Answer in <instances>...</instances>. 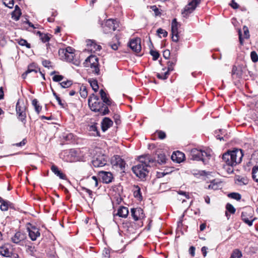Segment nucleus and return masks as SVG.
<instances>
[{"instance_id":"obj_1","label":"nucleus","mask_w":258,"mask_h":258,"mask_svg":"<svg viewBox=\"0 0 258 258\" xmlns=\"http://www.w3.org/2000/svg\"><path fill=\"white\" fill-rule=\"evenodd\" d=\"M140 163L134 166L132 170L136 175L141 179L145 178L149 170L147 167L150 166V163H153L154 160L148 154L139 157Z\"/></svg>"},{"instance_id":"obj_2","label":"nucleus","mask_w":258,"mask_h":258,"mask_svg":"<svg viewBox=\"0 0 258 258\" xmlns=\"http://www.w3.org/2000/svg\"><path fill=\"white\" fill-rule=\"evenodd\" d=\"M243 156L242 151L236 149L225 153L223 155L222 159L227 165L233 167L241 162Z\"/></svg>"},{"instance_id":"obj_3","label":"nucleus","mask_w":258,"mask_h":258,"mask_svg":"<svg viewBox=\"0 0 258 258\" xmlns=\"http://www.w3.org/2000/svg\"><path fill=\"white\" fill-rule=\"evenodd\" d=\"M88 104L92 111L98 112L99 115H104L109 112L108 107L94 94L88 99Z\"/></svg>"},{"instance_id":"obj_4","label":"nucleus","mask_w":258,"mask_h":258,"mask_svg":"<svg viewBox=\"0 0 258 258\" xmlns=\"http://www.w3.org/2000/svg\"><path fill=\"white\" fill-rule=\"evenodd\" d=\"M211 155L210 153L204 150L193 149L191 150L189 158L191 160L202 161L205 164L208 162Z\"/></svg>"},{"instance_id":"obj_5","label":"nucleus","mask_w":258,"mask_h":258,"mask_svg":"<svg viewBox=\"0 0 258 258\" xmlns=\"http://www.w3.org/2000/svg\"><path fill=\"white\" fill-rule=\"evenodd\" d=\"M84 66L85 67L90 68L92 73L94 75H99L98 58L96 56L91 55L88 57L84 62Z\"/></svg>"},{"instance_id":"obj_6","label":"nucleus","mask_w":258,"mask_h":258,"mask_svg":"<svg viewBox=\"0 0 258 258\" xmlns=\"http://www.w3.org/2000/svg\"><path fill=\"white\" fill-rule=\"evenodd\" d=\"M74 52L75 49L74 48L68 46L64 49H59L58 50V54L61 59L71 62L73 60L75 56Z\"/></svg>"},{"instance_id":"obj_7","label":"nucleus","mask_w":258,"mask_h":258,"mask_svg":"<svg viewBox=\"0 0 258 258\" xmlns=\"http://www.w3.org/2000/svg\"><path fill=\"white\" fill-rule=\"evenodd\" d=\"M201 0H192L186 5L181 14L183 17L187 18L190 14L196 9L197 6L201 3Z\"/></svg>"},{"instance_id":"obj_8","label":"nucleus","mask_w":258,"mask_h":258,"mask_svg":"<svg viewBox=\"0 0 258 258\" xmlns=\"http://www.w3.org/2000/svg\"><path fill=\"white\" fill-rule=\"evenodd\" d=\"M117 26L115 20L108 19L105 22L103 27V32L106 34L111 33L116 29Z\"/></svg>"},{"instance_id":"obj_9","label":"nucleus","mask_w":258,"mask_h":258,"mask_svg":"<svg viewBox=\"0 0 258 258\" xmlns=\"http://www.w3.org/2000/svg\"><path fill=\"white\" fill-rule=\"evenodd\" d=\"M180 25L177 22L176 19H174L171 23L172 40L177 42L179 39L178 28Z\"/></svg>"},{"instance_id":"obj_10","label":"nucleus","mask_w":258,"mask_h":258,"mask_svg":"<svg viewBox=\"0 0 258 258\" xmlns=\"http://www.w3.org/2000/svg\"><path fill=\"white\" fill-rule=\"evenodd\" d=\"M141 40L139 38L132 39L130 41L128 46L135 52H139L141 50Z\"/></svg>"},{"instance_id":"obj_11","label":"nucleus","mask_w":258,"mask_h":258,"mask_svg":"<svg viewBox=\"0 0 258 258\" xmlns=\"http://www.w3.org/2000/svg\"><path fill=\"white\" fill-rule=\"evenodd\" d=\"M113 166L119 167L121 169L125 167V163L118 155H114L111 160Z\"/></svg>"},{"instance_id":"obj_12","label":"nucleus","mask_w":258,"mask_h":258,"mask_svg":"<svg viewBox=\"0 0 258 258\" xmlns=\"http://www.w3.org/2000/svg\"><path fill=\"white\" fill-rule=\"evenodd\" d=\"M131 215L135 221H137L144 217L143 210L140 208L132 209Z\"/></svg>"},{"instance_id":"obj_13","label":"nucleus","mask_w":258,"mask_h":258,"mask_svg":"<svg viewBox=\"0 0 258 258\" xmlns=\"http://www.w3.org/2000/svg\"><path fill=\"white\" fill-rule=\"evenodd\" d=\"M107 164V160L103 156H98L92 161V164L95 167H103Z\"/></svg>"},{"instance_id":"obj_14","label":"nucleus","mask_w":258,"mask_h":258,"mask_svg":"<svg viewBox=\"0 0 258 258\" xmlns=\"http://www.w3.org/2000/svg\"><path fill=\"white\" fill-rule=\"evenodd\" d=\"M29 236L30 239L33 240H36L37 238L40 236L39 229L35 227H32L31 228H28Z\"/></svg>"},{"instance_id":"obj_15","label":"nucleus","mask_w":258,"mask_h":258,"mask_svg":"<svg viewBox=\"0 0 258 258\" xmlns=\"http://www.w3.org/2000/svg\"><path fill=\"white\" fill-rule=\"evenodd\" d=\"M99 173L103 182L108 183L111 182L113 177L111 172L102 171Z\"/></svg>"},{"instance_id":"obj_16","label":"nucleus","mask_w":258,"mask_h":258,"mask_svg":"<svg viewBox=\"0 0 258 258\" xmlns=\"http://www.w3.org/2000/svg\"><path fill=\"white\" fill-rule=\"evenodd\" d=\"M184 157V154L183 153L177 151L172 154L171 159L173 161H175L177 163H180L183 161Z\"/></svg>"},{"instance_id":"obj_17","label":"nucleus","mask_w":258,"mask_h":258,"mask_svg":"<svg viewBox=\"0 0 258 258\" xmlns=\"http://www.w3.org/2000/svg\"><path fill=\"white\" fill-rule=\"evenodd\" d=\"M113 124V121L108 117H104L101 122V128L105 132Z\"/></svg>"},{"instance_id":"obj_18","label":"nucleus","mask_w":258,"mask_h":258,"mask_svg":"<svg viewBox=\"0 0 258 258\" xmlns=\"http://www.w3.org/2000/svg\"><path fill=\"white\" fill-rule=\"evenodd\" d=\"M100 95L103 103H105V105L107 106H111L113 104V101L107 97L106 93L104 91L103 89L100 90Z\"/></svg>"},{"instance_id":"obj_19","label":"nucleus","mask_w":258,"mask_h":258,"mask_svg":"<svg viewBox=\"0 0 258 258\" xmlns=\"http://www.w3.org/2000/svg\"><path fill=\"white\" fill-rule=\"evenodd\" d=\"M231 75L234 79H239L241 78L242 75L241 68L240 67L233 66L231 72Z\"/></svg>"},{"instance_id":"obj_20","label":"nucleus","mask_w":258,"mask_h":258,"mask_svg":"<svg viewBox=\"0 0 258 258\" xmlns=\"http://www.w3.org/2000/svg\"><path fill=\"white\" fill-rule=\"evenodd\" d=\"M25 235L20 232H17L14 236L11 238L12 241L15 243H19L20 241L24 240Z\"/></svg>"},{"instance_id":"obj_21","label":"nucleus","mask_w":258,"mask_h":258,"mask_svg":"<svg viewBox=\"0 0 258 258\" xmlns=\"http://www.w3.org/2000/svg\"><path fill=\"white\" fill-rule=\"evenodd\" d=\"M51 170L54 174L58 176L60 179H66L67 178L66 175L59 170L56 166L52 165L51 167Z\"/></svg>"},{"instance_id":"obj_22","label":"nucleus","mask_w":258,"mask_h":258,"mask_svg":"<svg viewBox=\"0 0 258 258\" xmlns=\"http://www.w3.org/2000/svg\"><path fill=\"white\" fill-rule=\"evenodd\" d=\"M128 214V210L127 208L122 206L120 207L117 211V213L116 215L122 218H126L127 217Z\"/></svg>"},{"instance_id":"obj_23","label":"nucleus","mask_w":258,"mask_h":258,"mask_svg":"<svg viewBox=\"0 0 258 258\" xmlns=\"http://www.w3.org/2000/svg\"><path fill=\"white\" fill-rule=\"evenodd\" d=\"M11 252L7 245H3L0 247V254L9 257L11 255Z\"/></svg>"},{"instance_id":"obj_24","label":"nucleus","mask_w":258,"mask_h":258,"mask_svg":"<svg viewBox=\"0 0 258 258\" xmlns=\"http://www.w3.org/2000/svg\"><path fill=\"white\" fill-rule=\"evenodd\" d=\"M87 45L90 46V50L94 52L99 51L101 48V46L100 45L97 44L95 42L92 40H89L88 41Z\"/></svg>"},{"instance_id":"obj_25","label":"nucleus","mask_w":258,"mask_h":258,"mask_svg":"<svg viewBox=\"0 0 258 258\" xmlns=\"http://www.w3.org/2000/svg\"><path fill=\"white\" fill-rule=\"evenodd\" d=\"M34 66L33 64H30L28 66L27 70L22 74V77L23 79H25L27 77V75L31 73L34 72L35 73H37L38 72V70L35 69L34 68Z\"/></svg>"},{"instance_id":"obj_26","label":"nucleus","mask_w":258,"mask_h":258,"mask_svg":"<svg viewBox=\"0 0 258 258\" xmlns=\"http://www.w3.org/2000/svg\"><path fill=\"white\" fill-rule=\"evenodd\" d=\"M1 203L0 209L3 211H7L9 207H11V205H12L10 202L6 200H4Z\"/></svg>"},{"instance_id":"obj_27","label":"nucleus","mask_w":258,"mask_h":258,"mask_svg":"<svg viewBox=\"0 0 258 258\" xmlns=\"http://www.w3.org/2000/svg\"><path fill=\"white\" fill-rule=\"evenodd\" d=\"M221 184V183L220 182H218L216 180H214L211 182V183L208 186V188L209 189L217 190L220 188Z\"/></svg>"},{"instance_id":"obj_28","label":"nucleus","mask_w":258,"mask_h":258,"mask_svg":"<svg viewBox=\"0 0 258 258\" xmlns=\"http://www.w3.org/2000/svg\"><path fill=\"white\" fill-rule=\"evenodd\" d=\"M134 197L140 200L142 199V196L141 192V189L138 185L134 186Z\"/></svg>"},{"instance_id":"obj_29","label":"nucleus","mask_w":258,"mask_h":258,"mask_svg":"<svg viewBox=\"0 0 258 258\" xmlns=\"http://www.w3.org/2000/svg\"><path fill=\"white\" fill-rule=\"evenodd\" d=\"M16 110L17 113L24 112L26 111V107L23 103L21 104V102L18 101L16 104Z\"/></svg>"},{"instance_id":"obj_30","label":"nucleus","mask_w":258,"mask_h":258,"mask_svg":"<svg viewBox=\"0 0 258 258\" xmlns=\"http://www.w3.org/2000/svg\"><path fill=\"white\" fill-rule=\"evenodd\" d=\"M241 218L243 221L247 224L249 226H251L252 225L253 222L254 221V219H249L248 218L246 217V214L242 212L241 214Z\"/></svg>"},{"instance_id":"obj_31","label":"nucleus","mask_w":258,"mask_h":258,"mask_svg":"<svg viewBox=\"0 0 258 258\" xmlns=\"http://www.w3.org/2000/svg\"><path fill=\"white\" fill-rule=\"evenodd\" d=\"M251 173L252 178L258 184V165L252 167Z\"/></svg>"},{"instance_id":"obj_32","label":"nucleus","mask_w":258,"mask_h":258,"mask_svg":"<svg viewBox=\"0 0 258 258\" xmlns=\"http://www.w3.org/2000/svg\"><path fill=\"white\" fill-rule=\"evenodd\" d=\"M90 86L92 88V89L95 91L97 92L98 90L99 86L98 82L95 79H89L88 81Z\"/></svg>"},{"instance_id":"obj_33","label":"nucleus","mask_w":258,"mask_h":258,"mask_svg":"<svg viewBox=\"0 0 258 258\" xmlns=\"http://www.w3.org/2000/svg\"><path fill=\"white\" fill-rule=\"evenodd\" d=\"M157 162L159 164H164L166 162V157L164 153H159L157 154Z\"/></svg>"},{"instance_id":"obj_34","label":"nucleus","mask_w":258,"mask_h":258,"mask_svg":"<svg viewBox=\"0 0 258 258\" xmlns=\"http://www.w3.org/2000/svg\"><path fill=\"white\" fill-rule=\"evenodd\" d=\"M80 93L82 97L85 98L88 95V92L87 88L84 85H82L80 87Z\"/></svg>"},{"instance_id":"obj_35","label":"nucleus","mask_w":258,"mask_h":258,"mask_svg":"<svg viewBox=\"0 0 258 258\" xmlns=\"http://www.w3.org/2000/svg\"><path fill=\"white\" fill-rule=\"evenodd\" d=\"M89 131L94 132L93 135L94 136H99V132L98 131L97 125L96 124L91 125L89 126Z\"/></svg>"},{"instance_id":"obj_36","label":"nucleus","mask_w":258,"mask_h":258,"mask_svg":"<svg viewBox=\"0 0 258 258\" xmlns=\"http://www.w3.org/2000/svg\"><path fill=\"white\" fill-rule=\"evenodd\" d=\"M15 13L18 14V16H16L14 14H12V18L15 21H18L21 15V10L18 6H16L15 7Z\"/></svg>"},{"instance_id":"obj_37","label":"nucleus","mask_w":258,"mask_h":258,"mask_svg":"<svg viewBox=\"0 0 258 258\" xmlns=\"http://www.w3.org/2000/svg\"><path fill=\"white\" fill-rule=\"evenodd\" d=\"M110 250L108 248H104L102 252V258H110Z\"/></svg>"},{"instance_id":"obj_38","label":"nucleus","mask_w":258,"mask_h":258,"mask_svg":"<svg viewBox=\"0 0 258 258\" xmlns=\"http://www.w3.org/2000/svg\"><path fill=\"white\" fill-rule=\"evenodd\" d=\"M18 115V119L21 120L24 124L26 123V112H19L17 113Z\"/></svg>"},{"instance_id":"obj_39","label":"nucleus","mask_w":258,"mask_h":258,"mask_svg":"<svg viewBox=\"0 0 258 258\" xmlns=\"http://www.w3.org/2000/svg\"><path fill=\"white\" fill-rule=\"evenodd\" d=\"M59 84L63 88H68L72 86V85L73 84V83L71 80H67L65 81H62V82L60 83Z\"/></svg>"},{"instance_id":"obj_40","label":"nucleus","mask_w":258,"mask_h":258,"mask_svg":"<svg viewBox=\"0 0 258 258\" xmlns=\"http://www.w3.org/2000/svg\"><path fill=\"white\" fill-rule=\"evenodd\" d=\"M32 105L35 107V111L37 112V113L38 114H39L41 110V106H40V105H39L38 104V101H37V99H33L32 100Z\"/></svg>"},{"instance_id":"obj_41","label":"nucleus","mask_w":258,"mask_h":258,"mask_svg":"<svg viewBox=\"0 0 258 258\" xmlns=\"http://www.w3.org/2000/svg\"><path fill=\"white\" fill-rule=\"evenodd\" d=\"M241 252L239 250L235 249L231 254L230 258H241Z\"/></svg>"},{"instance_id":"obj_42","label":"nucleus","mask_w":258,"mask_h":258,"mask_svg":"<svg viewBox=\"0 0 258 258\" xmlns=\"http://www.w3.org/2000/svg\"><path fill=\"white\" fill-rule=\"evenodd\" d=\"M168 71H166L165 73L162 74L157 73L156 76L159 79L165 80L168 78Z\"/></svg>"},{"instance_id":"obj_43","label":"nucleus","mask_w":258,"mask_h":258,"mask_svg":"<svg viewBox=\"0 0 258 258\" xmlns=\"http://www.w3.org/2000/svg\"><path fill=\"white\" fill-rule=\"evenodd\" d=\"M18 43L21 46H25L28 48H30L31 47L30 44L28 43L26 40L23 39L18 40Z\"/></svg>"},{"instance_id":"obj_44","label":"nucleus","mask_w":258,"mask_h":258,"mask_svg":"<svg viewBox=\"0 0 258 258\" xmlns=\"http://www.w3.org/2000/svg\"><path fill=\"white\" fill-rule=\"evenodd\" d=\"M228 197L232 199L236 200L237 201L240 200L241 198V195L239 194L236 193V192H232V193L229 194L228 195Z\"/></svg>"},{"instance_id":"obj_45","label":"nucleus","mask_w":258,"mask_h":258,"mask_svg":"<svg viewBox=\"0 0 258 258\" xmlns=\"http://www.w3.org/2000/svg\"><path fill=\"white\" fill-rule=\"evenodd\" d=\"M157 33L160 38L161 37V35H162L163 37H166L168 35L167 32L162 28L157 29Z\"/></svg>"},{"instance_id":"obj_46","label":"nucleus","mask_w":258,"mask_h":258,"mask_svg":"<svg viewBox=\"0 0 258 258\" xmlns=\"http://www.w3.org/2000/svg\"><path fill=\"white\" fill-rule=\"evenodd\" d=\"M176 60H173L172 61H169L167 63L168 70L167 71L170 72L173 70V67L176 63Z\"/></svg>"},{"instance_id":"obj_47","label":"nucleus","mask_w":258,"mask_h":258,"mask_svg":"<svg viewBox=\"0 0 258 258\" xmlns=\"http://www.w3.org/2000/svg\"><path fill=\"white\" fill-rule=\"evenodd\" d=\"M226 210L231 214H234L235 212V209L230 204L228 203L226 206Z\"/></svg>"},{"instance_id":"obj_48","label":"nucleus","mask_w":258,"mask_h":258,"mask_svg":"<svg viewBox=\"0 0 258 258\" xmlns=\"http://www.w3.org/2000/svg\"><path fill=\"white\" fill-rule=\"evenodd\" d=\"M4 4L9 8H12L14 6L13 0H4Z\"/></svg>"},{"instance_id":"obj_49","label":"nucleus","mask_w":258,"mask_h":258,"mask_svg":"<svg viewBox=\"0 0 258 258\" xmlns=\"http://www.w3.org/2000/svg\"><path fill=\"white\" fill-rule=\"evenodd\" d=\"M250 57L253 62H256L258 61V55L255 51H252L251 52Z\"/></svg>"},{"instance_id":"obj_50","label":"nucleus","mask_w":258,"mask_h":258,"mask_svg":"<svg viewBox=\"0 0 258 258\" xmlns=\"http://www.w3.org/2000/svg\"><path fill=\"white\" fill-rule=\"evenodd\" d=\"M150 54L153 56V59L154 60H157L159 56V53L158 52L153 50L150 51Z\"/></svg>"},{"instance_id":"obj_51","label":"nucleus","mask_w":258,"mask_h":258,"mask_svg":"<svg viewBox=\"0 0 258 258\" xmlns=\"http://www.w3.org/2000/svg\"><path fill=\"white\" fill-rule=\"evenodd\" d=\"M90 183L94 185V187H97L98 185V180L95 176L91 177L90 181Z\"/></svg>"},{"instance_id":"obj_52","label":"nucleus","mask_w":258,"mask_h":258,"mask_svg":"<svg viewBox=\"0 0 258 258\" xmlns=\"http://www.w3.org/2000/svg\"><path fill=\"white\" fill-rule=\"evenodd\" d=\"M243 32H244L243 38H245V39L248 38L249 37V31H248V28L246 26H244L243 27Z\"/></svg>"},{"instance_id":"obj_53","label":"nucleus","mask_w":258,"mask_h":258,"mask_svg":"<svg viewBox=\"0 0 258 258\" xmlns=\"http://www.w3.org/2000/svg\"><path fill=\"white\" fill-rule=\"evenodd\" d=\"M63 76L62 75H55L52 77V80L55 82H58L62 80Z\"/></svg>"},{"instance_id":"obj_54","label":"nucleus","mask_w":258,"mask_h":258,"mask_svg":"<svg viewBox=\"0 0 258 258\" xmlns=\"http://www.w3.org/2000/svg\"><path fill=\"white\" fill-rule=\"evenodd\" d=\"M40 38L43 42H48L50 39L49 36L45 34H43V35H41Z\"/></svg>"},{"instance_id":"obj_55","label":"nucleus","mask_w":258,"mask_h":258,"mask_svg":"<svg viewBox=\"0 0 258 258\" xmlns=\"http://www.w3.org/2000/svg\"><path fill=\"white\" fill-rule=\"evenodd\" d=\"M150 8L154 12L156 16H159L160 15V12L156 6H152L150 7Z\"/></svg>"},{"instance_id":"obj_56","label":"nucleus","mask_w":258,"mask_h":258,"mask_svg":"<svg viewBox=\"0 0 258 258\" xmlns=\"http://www.w3.org/2000/svg\"><path fill=\"white\" fill-rule=\"evenodd\" d=\"M170 55V51L168 49L164 50L163 52V57L165 59H168L169 58Z\"/></svg>"},{"instance_id":"obj_57","label":"nucleus","mask_w":258,"mask_h":258,"mask_svg":"<svg viewBox=\"0 0 258 258\" xmlns=\"http://www.w3.org/2000/svg\"><path fill=\"white\" fill-rule=\"evenodd\" d=\"M158 135L159 138L162 140L165 139L166 137L165 133L161 131H160L158 132Z\"/></svg>"},{"instance_id":"obj_58","label":"nucleus","mask_w":258,"mask_h":258,"mask_svg":"<svg viewBox=\"0 0 258 258\" xmlns=\"http://www.w3.org/2000/svg\"><path fill=\"white\" fill-rule=\"evenodd\" d=\"M42 65L45 68H48L50 64V61L48 60H43L42 62Z\"/></svg>"},{"instance_id":"obj_59","label":"nucleus","mask_w":258,"mask_h":258,"mask_svg":"<svg viewBox=\"0 0 258 258\" xmlns=\"http://www.w3.org/2000/svg\"><path fill=\"white\" fill-rule=\"evenodd\" d=\"M189 252L192 256H194L195 254V248L194 246H190L189 249Z\"/></svg>"},{"instance_id":"obj_60","label":"nucleus","mask_w":258,"mask_h":258,"mask_svg":"<svg viewBox=\"0 0 258 258\" xmlns=\"http://www.w3.org/2000/svg\"><path fill=\"white\" fill-rule=\"evenodd\" d=\"M178 194L179 195L184 196L186 199L189 198V195L185 191L180 190L178 191Z\"/></svg>"},{"instance_id":"obj_61","label":"nucleus","mask_w":258,"mask_h":258,"mask_svg":"<svg viewBox=\"0 0 258 258\" xmlns=\"http://www.w3.org/2000/svg\"><path fill=\"white\" fill-rule=\"evenodd\" d=\"M207 249H208V247H207L206 246H203L202 249H201V251L202 252V253L203 254V256L204 257H205L207 255Z\"/></svg>"},{"instance_id":"obj_62","label":"nucleus","mask_w":258,"mask_h":258,"mask_svg":"<svg viewBox=\"0 0 258 258\" xmlns=\"http://www.w3.org/2000/svg\"><path fill=\"white\" fill-rule=\"evenodd\" d=\"M83 190H85L89 195V196L91 199H92L93 194L91 190L86 188H84Z\"/></svg>"},{"instance_id":"obj_63","label":"nucleus","mask_w":258,"mask_h":258,"mask_svg":"<svg viewBox=\"0 0 258 258\" xmlns=\"http://www.w3.org/2000/svg\"><path fill=\"white\" fill-rule=\"evenodd\" d=\"M238 35H239V40L240 44L242 45L243 44V38H242V33L240 30L238 31Z\"/></svg>"},{"instance_id":"obj_64","label":"nucleus","mask_w":258,"mask_h":258,"mask_svg":"<svg viewBox=\"0 0 258 258\" xmlns=\"http://www.w3.org/2000/svg\"><path fill=\"white\" fill-rule=\"evenodd\" d=\"M231 6L234 9H237L238 7V4L234 2V0L231 1Z\"/></svg>"}]
</instances>
